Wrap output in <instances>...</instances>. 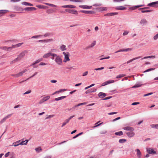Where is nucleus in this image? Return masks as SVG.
I'll return each instance as SVG.
<instances>
[{"instance_id":"37998d69","label":"nucleus","mask_w":158,"mask_h":158,"mask_svg":"<svg viewBox=\"0 0 158 158\" xmlns=\"http://www.w3.org/2000/svg\"><path fill=\"white\" fill-rule=\"evenodd\" d=\"M35 150L37 152H39L40 151H42V149L40 147L36 148H35Z\"/></svg>"},{"instance_id":"412c9836","label":"nucleus","mask_w":158,"mask_h":158,"mask_svg":"<svg viewBox=\"0 0 158 158\" xmlns=\"http://www.w3.org/2000/svg\"><path fill=\"white\" fill-rule=\"evenodd\" d=\"M141 57V56H138V57H135V58H133V59L128 61L127 62V64H129L130 63L132 62L133 61L135 60H137V59H139V58H140Z\"/></svg>"},{"instance_id":"6e6552de","label":"nucleus","mask_w":158,"mask_h":158,"mask_svg":"<svg viewBox=\"0 0 158 158\" xmlns=\"http://www.w3.org/2000/svg\"><path fill=\"white\" fill-rule=\"evenodd\" d=\"M123 129L128 131H134V128L128 126L123 127Z\"/></svg>"},{"instance_id":"b1692460","label":"nucleus","mask_w":158,"mask_h":158,"mask_svg":"<svg viewBox=\"0 0 158 158\" xmlns=\"http://www.w3.org/2000/svg\"><path fill=\"white\" fill-rule=\"evenodd\" d=\"M106 96V94L104 93L100 92L98 94V96L101 98H103Z\"/></svg>"},{"instance_id":"c03bdc74","label":"nucleus","mask_w":158,"mask_h":158,"mask_svg":"<svg viewBox=\"0 0 158 158\" xmlns=\"http://www.w3.org/2000/svg\"><path fill=\"white\" fill-rule=\"evenodd\" d=\"M102 4L101 3H98L96 4H94L93 5V6H100L102 5Z\"/></svg>"},{"instance_id":"ddd939ff","label":"nucleus","mask_w":158,"mask_h":158,"mask_svg":"<svg viewBox=\"0 0 158 158\" xmlns=\"http://www.w3.org/2000/svg\"><path fill=\"white\" fill-rule=\"evenodd\" d=\"M36 8L34 7H26L24 9V10L27 11H31L35 10Z\"/></svg>"},{"instance_id":"8fccbe9b","label":"nucleus","mask_w":158,"mask_h":158,"mask_svg":"<svg viewBox=\"0 0 158 158\" xmlns=\"http://www.w3.org/2000/svg\"><path fill=\"white\" fill-rule=\"evenodd\" d=\"M104 69V68L103 67H102L101 68L94 69V70H97V71L101 70L103 69Z\"/></svg>"},{"instance_id":"473e14b6","label":"nucleus","mask_w":158,"mask_h":158,"mask_svg":"<svg viewBox=\"0 0 158 158\" xmlns=\"http://www.w3.org/2000/svg\"><path fill=\"white\" fill-rule=\"evenodd\" d=\"M60 48L62 51L65 50H66V46L64 45H62L60 47Z\"/></svg>"},{"instance_id":"4c0bfd02","label":"nucleus","mask_w":158,"mask_h":158,"mask_svg":"<svg viewBox=\"0 0 158 158\" xmlns=\"http://www.w3.org/2000/svg\"><path fill=\"white\" fill-rule=\"evenodd\" d=\"M151 127L153 128H156L158 129V124H152L151 125Z\"/></svg>"},{"instance_id":"2f4dec72","label":"nucleus","mask_w":158,"mask_h":158,"mask_svg":"<svg viewBox=\"0 0 158 158\" xmlns=\"http://www.w3.org/2000/svg\"><path fill=\"white\" fill-rule=\"evenodd\" d=\"M127 141V140L125 139H120L119 140V142L120 143H123Z\"/></svg>"},{"instance_id":"603ef678","label":"nucleus","mask_w":158,"mask_h":158,"mask_svg":"<svg viewBox=\"0 0 158 158\" xmlns=\"http://www.w3.org/2000/svg\"><path fill=\"white\" fill-rule=\"evenodd\" d=\"M152 10H142L141 11V12L142 13H147L149 12L152 11Z\"/></svg>"},{"instance_id":"4d7b16f0","label":"nucleus","mask_w":158,"mask_h":158,"mask_svg":"<svg viewBox=\"0 0 158 158\" xmlns=\"http://www.w3.org/2000/svg\"><path fill=\"white\" fill-rule=\"evenodd\" d=\"M7 47L4 46V47H0V49L2 50H6Z\"/></svg>"},{"instance_id":"13d9d810","label":"nucleus","mask_w":158,"mask_h":158,"mask_svg":"<svg viewBox=\"0 0 158 158\" xmlns=\"http://www.w3.org/2000/svg\"><path fill=\"white\" fill-rule=\"evenodd\" d=\"M154 70V69L153 68H150V69H149L146 70L143 72L145 73V72H149V71H151V70Z\"/></svg>"},{"instance_id":"20e7f679","label":"nucleus","mask_w":158,"mask_h":158,"mask_svg":"<svg viewBox=\"0 0 158 158\" xmlns=\"http://www.w3.org/2000/svg\"><path fill=\"white\" fill-rule=\"evenodd\" d=\"M27 70L26 69L24 70L19 72V73L16 74H11V76L14 77H18L23 75V73L27 71Z\"/></svg>"},{"instance_id":"6ab92c4d","label":"nucleus","mask_w":158,"mask_h":158,"mask_svg":"<svg viewBox=\"0 0 158 158\" xmlns=\"http://www.w3.org/2000/svg\"><path fill=\"white\" fill-rule=\"evenodd\" d=\"M147 23V21L145 19H142L140 22V23L143 25H145Z\"/></svg>"},{"instance_id":"e2e57ef3","label":"nucleus","mask_w":158,"mask_h":158,"mask_svg":"<svg viewBox=\"0 0 158 158\" xmlns=\"http://www.w3.org/2000/svg\"><path fill=\"white\" fill-rule=\"evenodd\" d=\"M158 38V33L155 35L153 37V39L154 40H156Z\"/></svg>"},{"instance_id":"58836bf2","label":"nucleus","mask_w":158,"mask_h":158,"mask_svg":"<svg viewBox=\"0 0 158 158\" xmlns=\"http://www.w3.org/2000/svg\"><path fill=\"white\" fill-rule=\"evenodd\" d=\"M8 11V10H0V14H5Z\"/></svg>"},{"instance_id":"774afa93","label":"nucleus","mask_w":158,"mask_h":158,"mask_svg":"<svg viewBox=\"0 0 158 158\" xmlns=\"http://www.w3.org/2000/svg\"><path fill=\"white\" fill-rule=\"evenodd\" d=\"M12 48H12V46L11 47H7L6 51H9L11 50Z\"/></svg>"},{"instance_id":"f03ea898","label":"nucleus","mask_w":158,"mask_h":158,"mask_svg":"<svg viewBox=\"0 0 158 158\" xmlns=\"http://www.w3.org/2000/svg\"><path fill=\"white\" fill-rule=\"evenodd\" d=\"M63 54L64 56L63 62L66 63L67 61H70V60L69 57V52H63Z\"/></svg>"},{"instance_id":"79ce46f5","label":"nucleus","mask_w":158,"mask_h":158,"mask_svg":"<svg viewBox=\"0 0 158 158\" xmlns=\"http://www.w3.org/2000/svg\"><path fill=\"white\" fill-rule=\"evenodd\" d=\"M125 76V75L124 74H120V75H119L117 76L116 77V78H121L123 77H124Z\"/></svg>"},{"instance_id":"09e8293b","label":"nucleus","mask_w":158,"mask_h":158,"mask_svg":"<svg viewBox=\"0 0 158 158\" xmlns=\"http://www.w3.org/2000/svg\"><path fill=\"white\" fill-rule=\"evenodd\" d=\"M141 86V85H140L139 84H136V85H135L133 86L132 87V88H133L139 87Z\"/></svg>"},{"instance_id":"69168bd1","label":"nucleus","mask_w":158,"mask_h":158,"mask_svg":"<svg viewBox=\"0 0 158 158\" xmlns=\"http://www.w3.org/2000/svg\"><path fill=\"white\" fill-rule=\"evenodd\" d=\"M152 94H153L152 93V92L150 93H148V94H144L143 95V96L144 97L147 96H149L150 95H151Z\"/></svg>"},{"instance_id":"bf43d9fd","label":"nucleus","mask_w":158,"mask_h":158,"mask_svg":"<svg viewBox=\"0 0 158 158\" xmlns=\"http://www.w3.org/2000/svg\"><path fill=\"white\" fill-rule=\"evenodd\" d=\"M107 81V84H109L111 83H113L114 82V80L108 81Z\"/></svg>"},{"instance_id":"e433bc0d","label":"nucleus","mask_w":158,"mask_h":158,"mask_svg":"<svg viewBox=\"0 0 158 158\" xmlns=\"http://www.w3.org/2000/svg\"><path fill=\"white\" fill-rule=\"evenodd\" d=\"M96 44V41H94L89 46L90 48H92Z\"/></svg>"},{"instance_id":"393cba45","label":"nucleus","mask_w":158,"mask_h":158,"mask_svg":"<svg viewBox=\"0 0 158 158\" xmlns=\"http://www.w3.org/2000/svg\"><path fill=\"white\" fill-rule=\"evenodd\" d=\"M42 60H43L42 58L39 59H38V60H36L35 62L33 63L31 65V66L34 65L35 64L37 63H38L40 61H42Z\"/></svg>"},{"instance_id":"a18cd8bd","label":"nucleus","mask_w":158,"mask_h":158,"mask_svg":"<svg viewBox=\"0 0 158 158\" xmlns=\"http://www.w3.org/2000/svg\"><path fill=\"white\" fill-rule=\"evenodd\" d=\"M54 116H55V115H54V114L50 115H49L47 117H46V119H49L50 118H51L54 117Z\"/></svg>"},{"instance_id":"9b49d317","label":"nucleus","mask_w":158,"mask_h":158,"mask_svg":"<svg viewBox=\"0 0 158 158\" xmlns=\"http://www.w3.org/2000/svg\"><path fill=\"white\" fill-rule=\"evenodd\" d=\"M97 91V89H95L94 88H92L91 89H90L87 90L86 92L85 93L86 94L89 93H91L92 92H94L96 91Z\"/></svg>"},{"instance_id":"1a4fd4ad","label":"nucleus","mask_w":158,"mask_h":158,"mask_svg":"<svg viewBox=\"0 0 158 158\" xmlns=\"http://www.w3.org/2000/svg\"><path fill=\"white\" fill-rule=\"evenodd\" d=\"M12 114H8L7 116H6V117H4L3 119H2L0 121V123L2 124L8 118H10L12 115Z\"/></svg>"},{"instance_id":"7ed1b4c3","label":"nucleus","mask_w":158,"mask_h":158,"mask_svg":"<svg viewBox=\"0 0 158 158\" xmlns=\"http://www.w3.org/2000/svg\"><path fill=\"white\" fill-rule=\"evenodd\" d=\"M55 61L58 65H61L62 64V60L60 56L58 55L56 56L55 59Z\"/></svg>"},{"instance_id":"5701e85b","label":"nucleus","mask_w":158,"mask_h":158,"mask_svg":"<svg viewBox=\"0 0 158 158\" xmlns=\"http://www.w3.org/2000/svg\"><path fill=\"white\" fill-rule=\"evenodd\" d=\"M135 151L137 152V155L138 157L139 158H140L141 156V154L139 150L137 149L135 150Z\"/></svg>"},{"instance_id":"72a5a7b5","label":"nucleus","mask_w":158,"mask_h":158,"mask_svg":"<svg viewBox=\"0 0 158 158\" xmlns=\"http://www.w3.org/2000/svg\"><path fill=\"white\" fill-rule=\"evenodd\" d=\"M69 121L67 119H66L64 122H63L62 123V125L61 126V127H63L66 124L68 123Z\"/></svg>"},{"instance_id":"a878e982","label":"nucleus","mask_w":158,"mask_h":158,"mask_svg":"<svg viewBox=\"0 0 158 158\" xmlns=\"http://www.w3.org/2000/svg\"><path fill=\"white\" fill-rule=\"evenodd\" d=\"M22 4L23 5H24L25 6H33V4H31V3H29L28 2H23L22 3Z\"/></svg>"},{"instance_id":"c756f323","label":"nucleus","mask_w":158,"mask_h":158,"mask_svg":"<svg viewBox=\"0 0 158 158\" xmlns=\"http://www.w3.org/2000/svg\"><path fill=\"white\" fill-rule=\"evenodd\" d=\"M53 41V40L52 39H50L48 40H43V42H48Z\"/></svg>"},{"instance_id":"c9c22d12","label":"nucleus","mask_w":158,"mask_h":158,"mask_svg":"<svg viewBox=\"0 0 158 158\" xmlns=\"http://www.w3.org/2000/svg\"><path fill=\"white\" fill-rule=\"evenodd\" d=\"M37 74V72H35L34 73V74L32 76H31V77H30L28 78V79H27V80H25V81H20V82H19V83H22L23 82L26 81V80H28V79H29L30 78H31V77H33L34 76H35V75H36Z\"/></svg>"},{"instance_id":"4468645a","label":"nucleus","mask_w":158,"mask_h":158,"mask_svg":"<svg viewBox=\"0 0 158 158\" xmlns=\"http://www.w3.org/2000/svg\"><path fill=\"white\" fill-rule=\"evenodd\" d=\"M79 6L82 8L84 9H90L92 7V6L87 5H80Z\"/></svg>"},{"instance_id":"2eb2a0df","label":"nucleus","mask_w":158,"mask_h":158,"mask_svg":"<svg viewBox=\"0 0 158 158\" xmlns=\"http://www.w3.org/2000/svg\"><path fill=\"white\" fill-rule=\"evenodd\" d=\"M28 142V140H26L25 141H22L21 142L19 143V144H15L14 145L15 147L19 145H26L27 143Z\"/></svg>"},{"instance_id":"ea45409f","label":"nucleus","mask_w":158,"mask_h":158,"mask_svg":"<svg viewBox=\"0 0 158 158\" xmlns=\"http://www.w3.org/2000/svg\"><path fill=\"white\" fill-rule=\"evenodd\" d=\"M45 5H48V6H52V7H56V6L55 5H54V4H50V3H44Z\"/></svg>"},{"instance_id":"338daca9","label":"nucleus","mask_w":158,"mask_h":158,"mask_svg":"<svg viewBox=\"0 0 158 158\" xmlns=\"http://www.w3.org/2000/svg\"><path fill=\"white\" fill-rule=\"evenodd\" d=\"M88 73V71H87L85 72L84 73L82 74V76H86Z\"/></svg>"},{"instance_id":"a211bd4d","label":"nucleus","mask_w":158,"mask_h":158,"mask_svg":"<svg viewBox=\"0 0 158 158\" xmlns=\"http://www.w3.org/2000/svg\"><path fill=\"white\" fill-rule=\"evenodd\" d=\"M23 44V43H19L15 45H12V48H17V47H19L20 46H21Z\"/></svg>"},{"instance_id":"052dcab7","label":"nucleus","mask_w":158,"mask_h":158,"mask_svg":"<svg viewBox=\"0 0 158 158\" xmlns=\"http://www.w3.org/2000/svg\"><path fill=\"white\" fill-rule=\"evenodd\" d=\"M41 35H35L34 36H33L31 37V39H34V38H38V37L41 36Z\"/></svg>"},{"instance_id":"6e6d98bb","label":"nucleus","mask_w":158,"mask_h":158,"mask_svg":"<svg viewBox=\"0 0 158 158\" xmlns=\"http://www.w3.org/2000/svg\"><path fill=\"white\" fill-rule=\"evenodd\" d=\"M129 33V31H125L123 34V35H126Z\"/></svg>"},{"instance_id":"3c124183","label":"nucleus","mask_w":158,"mask_h":158,"mask_svg":"<svg viewBox=\"0 0 158 158\" xmlns=\"http://www.w3.org/2000/svg\"><path fill=\"white\" fill-rule=\"evenodd\" d=\"M51 35V33H45V34H44V36L46 37L49 36H50Z\"/></svg>"},{"instance_id":"0eeeda50","label":"nucleus","mask_w":158,"mask_h":158,"mask_svg":"<svg viewBox=\"0 0 158 158\" xmlns=\"http://www.w3.org/2000/svg\"><path fill=\"white\" fill-rule=\"evenodd\" d=\"M147 151L149 154H156V152L154 151L152 148H147Z\"/></svg>"},{"instance_id":"cd10ccee","label":"nucleus","mask_w":158,"mask_h":158,"mask_svg":"<svg viewBox=\"0 0 158 158\" xmlns=\"http://www.w3.org/2000/svg\"><path fill=\"white\" fill-rule=\"evenodd\" d=\"M115 135L119 136H121L123 135V132L122 131H120L115 133Z\"/></svg>"},{"instance_id":"9d476101","label":"nucleus","mask_w":158,"mask_h":158,"mask_svg":"<svg viewBox=\"0 0 158 158\" xmlns=\"http://www.w3.org/2000/svg\"><path fill=\"white\" fill-rule=\"evenodd\" d=\"M131 49L128 48L127 49H120L118 51H116L115 52V53H118L120 52H128L130 51L131 50Z\"/></svg>"},{"instance_id":"aec40b11","label":"nucleus","mask_w":158,"mask_h":158,"mask_svg":"<svg viewBox=\"0 0 158 158\" xmlns=\"http://www.w3.org/2000/svg\"><path fill=\"white\" fill-rule=\"evenodd\" d=\"M81 12L85 14H92L93 12V11H89L87 10H81Z\"/></svg>"},{"instance_id":"0e129e2a","label":"nucleus","mask_w":158,"mask_h":158,"mask_svg":"<svg viewBox=\"0 0 158 158\" xmlns=\"http://www.w3.org/2000/svg\"><path fill=\"white\" fill-rule=\"evenodd\" d=\"M49 98H50V97L49 96H47V97H46L44 98H44V99L45 101H47L48 99H49Z\"/></svg>"},{"instance_id":"de8ad7c7","label":"nucleus","mask_w":158,"mask_h":158,"mask_svg":"<svg viewBox=\"0 0 158 158\" xmlns=\"http://www.w3.org/2000/svg\"><path fill=\"white\" fill-rule=\"evenodd\" d=\"M118 14L117 13L115 12V13H110V16H113L115 15H116Z\"/></svg>"},{"instance_id":"423d86ee","label":"nucleus","mask_w":158,"mask_h":158,"mask_svg":"<svg viewBox=\"0 0 158 158\" xmlns=\"http://www.w3.org/2000/svg\"><path fill=\"white\" fill-rule=\"evenodd\" d=\"M65 11L66 12L70 13L73 14L75 15H77L78 14L77 12V10L73 9H67L65 10Z\"/></svg>"},{"instance_id":"a19ab883","label":"nucleus","mask_w":158,"mask_h":158,"mask_svg":"<svg viewBox=\"0 0 158 158\" xmlns=\"http://www.w3.org/2000/svg\"><path fill=\"white\" fill-rule=\"evenodd\" d=\"M36 6L40 9H44L46 7L45 6L42 5H38Z\"/></svg>"},{"instance_id":"f257e3e1","label":"nucleus","mask_w":158,"mask_h":158,"mask_svg":"<svg viewBox=\"0 0 158 158\" xmlns=\"http://www.w3.org/2000/svg\"><path fill=\"white\" fill-rule=\"evenodd\" d=\"M27 53V50H24L14 60V61L17 62L20 60Z\"/></svg>"},{"instance_id":"c85d7f7f","label":"nucleus","mask_w":158,"mask_h":158,"mask_svg":"<svg viewBox=\"0 0 158 158\" xmlns=\"http://www.w3.org/2000/svg\"><path fill=\"white\" fill-rule=\"evenodd\" d=\"M66 96H62L60 97L56 98H55V100L56 101H58L60 100H61L62 99H63L64 98H65Z\"/></svg>"},{"instance_id":"f8f14e48","label":"nucleus","mask_w":158,"mask_h":158,"mask_svg":"<svg viewBox=\"0 0 158 158\" xmlns=\"http://www.w3.org/2000/svg\"><path fill=\"white\" fill-rule=\"evenodd\" d=\"M51 55L55 56L56 55L54 53H52L51 52H49L44 55L43 56V57L44 58H47Z\"/></svg>"},{"instance_id":"680f3d73","label":"nucleus","mask_w":158,"mask_h":158,"mask_svg":"<svg viewBox=\"0 0 158 158\" xmlns=\"http://www.w3.org/2000/svg\"><path fill=\"white\" fill-rule=\"evenodd\" d=\"M45 100L44 99V98H43V99H41L40 101L39 102V104H41L43 103L44 102H45Z\"/></svg>"},{"instance_id":"dca6fc26","label":"nucleus","mask_w":158,"mask_h":158,"mask_svg":"<svg viewBox=\"0 0 158 158\" xmlns=\"http://www.w3.org/2000/svg\"><path fill=\"white\" fill-rule=\"evenodd\" d=\"M115 8L117 10H125L126 9V7L122 6H117Z\"/></svg>"},{"instance_id":"39448f33","label":"nucleus","mask_w":158,"mask_h":158,"mask_svg":"<svg viewBox=\"0 0 158 158\" xmlns=\"http://www.w3.org/2000/svg\"><path fill=\"white\" fill-rule=\"evenodd\" d=\"M134 131H130L126 132V134L129 137L131 138L133 137L135 135V133L134 132Z\"/></svg>"},{"instance_id":"864d4df0","label":"nucleus","mask_w":158,"mask_h":158,"mask_svg":"<svg viewBox=\"0 0 158 158\" xmlns=\"http://www.w3.org/2000/svg\"><path fill=\"white\" fill-rule=\"evenodd\" d=\"M87 103V102H83V103H79V104H78L75 107L78 106H79L81 105H85V104H86Z\"/></svg>"},{"instance_id":"bb28decb","label":"nucleus","mask_w":158,"mask_h":158,"mask_svg":"<svg viewBox=\"0 0 158 158\" xmlns=\"http://www.w3.org/2000/svg\"><path fill=\"white\" fill-rule=\"evenodd\" d=\"M143 6H144L143 5H137V6H133V7L131 8H130V9H131L132 10H134L136 8H139V7H140Z\"/></svg>"},{"instance_id":"4be33fe9","label":"nucleus","mask_w":158,"mask_h":158,"mask_svg":"<svg viewBox=\"0 0 158 158\" xmlns=\"http://www.w3.org/2000/svg\"><path fill=\"white\" fill-rule=\"evenodd\" d=\"M153 5L158 6V2H152V3L148 4V6H152Z\"/></svg>"},{"instance_id":"f704fd0d","label":"nucleus","mask_w":158,"mask_h":158,"mask_svg":"<svg viewBox=\"0 0 158 158\" xmlns=\"http://www.w3.org/2000/svg\"><path fill=\"white\" fill-rule=\"evenodd\" d=\"M156 57L155 56H145L143 58H142V59H147L148 58H154Z\"/></svg>"},{"instance_id":"5fc2aeb1","label":"nucleus","mask_w":158,"mask_h":158,"mask_svg":"<svg viewBox=\"0 0 158 158\" xmlns=\"http://www.w3.org/2000/svg\"><path fill=\"white\" fill-rule=\"evenodd\" d=\"M68 8H74L76 7V6H75L71 5H68Z\"/></svg>"},{"instance_id":"49530a36","label":"nucleus","mask_w":158,"mask_h":158,"mask_svg":"<svg viewBox=\"0 0 158 158\" xmlns=\"http://www.w3.org/2000/svg\"><path fill=\"white\" fill-rule=\"evenodd\" d=\"M70 1L76 2H83L82 0H70Z\"/></svg>"},{"instance_id":"f3484780","label":"nucleus","mask_w":158,"mask_h":158,"mask_svg":"<svg viewBox=\"0 0 158 158\" xmlns=\"http://www.w3.org/2000/svg\"><path fill=\"white\" fill-rule=\"evenodd\" d=\"M97 10L99 11H103L107 10V8L106 7H100L97 8Z\"/></svg>"},{"instance_id":"7c9ffc66","label":"nucleus","mask_w":158,"mask_h":158,"mask_svg":"<svg viewBox=\"0 0 158 158\" xmlns=\"http://www.w3.org/2000/svg\"><path fill=\"white\" fill-rule=\"evenodd\" d=\"M15 9L17 10V11H22V9L17 6H14Z\"/></svg>"}]
</instances>
